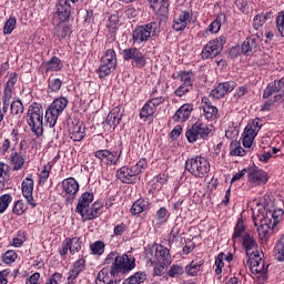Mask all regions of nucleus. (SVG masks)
<instances>
[{"label": "nucleus", "instance_id": "1", "mask_svg": "<svg viewBox=\"0 0 284 284\" xmlns=\"http://www.w3.org/2000/svg\"><path fill=\"white\" fill-rule=\"evenodd\" d=\"M283 210L277 209L275 211H268L263 217L256 219L254 222L257 227V234L260 239L264 242L270 241L273 234H276V225L283 221Z\"/></svg>", "mask_w": 284, "mask_h": 284}, {"label": "nucleus", "instance_id": "2", "mask_svg": "<svg viewBox=\"0 0 284 284\" xmlns=\"http://www.w3.org/2000/svg\"><path fill=\"white\" fill-rule=\"evenodd\" d=\"M105 263L106 265L112 263L111 268L113 274H118L122 280L125 274H130V272L136 267V260L132 255H118L115 252L108 254Z\"/></svg>", "mask_w": 284, "mask_h": 284}, {"label": "nucleus", "instance_id": "3", "mask_svg": "<svg viewBox=\"0 0 284 284\" xmlns=\"http://www.w3.org/2000/svg\"><path fill=\"white\" fill-rule=\"evenodd\" d=\"M27 123L36 136L43 135V105H41V103L32 102L29 105Z\"/></svg>", "mask_w": 284, "mask_h": 284}, {"label": "nucleus", "instance_id": "4", "mask_svg": "<svg viewBox=\"0 0 284 284\" xmlns=\"http://www.w3.org/2000/svg\"><path fill=\"white\" fill-rule=\"evenodd\" d=\"M185 170L189 174H192L194 179H207V174H210L211 170L210 161L201 155L189 158L185 161Z\"/></svg>", "mask_w": 284, "mask_h": 284}, {"label": "nucleus", "instance_id": "5", "mask_svg": "<svg viewBox=\"0 0 284 284\" xmlns=\"http://www.w3.org/2000/svg\"><path fill=\"white\" fill-rule=\"evenodd\" d=\"M68 103H70V101H68V98L65 97L54 99L45 110V125L49 128H54L57 125V121H59V116H61L63 111L68 108Z\"/></svg>", "mask_w": 284, "mask_h": 284}, {"label": "nucleus", "instance_id": "6", "mask_svg": "<svg viewBox=\"0 0 284 284\" xmlns=\"http://www.w3.org/2000/svg\"><path fill=\"white\" fill-rule=\"evenodd\" d=\"M145 257L151 265H169L170 250L161 244H155L151 248L146 250Z\"/></svg>", "mask_w": 284, "mask_h": 284}, {"label": "nucleus", "instance_id": "7", "mask_svg": "<svg viewBox=\"0 0 284 284\" xmlns=\"http://www.w3.org/2000/svg\"><path fill=\"white\" fill-rule=\"evenodd\" d=\"M158 32L159 24L156 22L138 27L132 34L133 45H141V43L150 41V39L156 37Z\"/></svg>", "mask_w": 284, "mask_h": 284}, {"label": "nucleus", "instance_id": "8", "mask_svg": "<svg viewBox=\"0 0 284 284\" xmlns=\"http://www.w3.org/2000/svg\"><path fill=\"white\" fill-rule=\"evenodd\" d=\"M116 68V52L113 49L105 51L104 55L101 58L100 67L98 69V74L100 79H105L110 77L114 69Z\"/></svg>", "mask_w": 284, "mask_h": 284}, {"label": "nucleus", "instance_id": "9", "mask_svg": "<svg viewBox=\"0 0 284 284\" xmlns=\"http://www.w3.org/2000/svg\"><path fill=\"white\" fill-rule=\"evenodd\" d=\"M250 268L257 282L263 284L267 280V265H265V261L261 258V255L257 253L256 255H252L248 257Z\"/></svg>", "mask_w": 284, "mask_h": 284}, {"label": "nucleus", "instance_id": "10", "mask_svg": "<svg viewBox=\"0 0 284 284\" xmlns=\"http://www.w3.org/2000/svg\"><path fill=\"white\" fill-rule=\"evenodd\" d=\"M210 128L203 121L197 120L186 132L185 136L189 143H196L199 139H205L210 136Z\"/></svg>", "mask_w": 284, "mask_h": 284}, {"label": "nucleus", "instance_id": "11", "mask_svg": "<svg viewBox=\"0 0 284 284\" xmlns=\"http://www.w3.org/2000/svg\"><path fill=\"white\" fill-rule=\"evenodd\" d=\"M261 128H263V124L261 123V119L258 118L247 123L242 134V138H243L242 143L244 148H252V144L254 143V139H256L258 132H261Z\"/></svg>", "mask_w": 284, "mask_h": 284}, {"label": "nucleus", "instance_id": "12", "mask_svg": "<svg viewBox=\"0 0 284 284\" xmlns=\"http://www.w3.org/2000/svg\"><path fill=\"white\" fill-rule=\"evenodd\" d=\"M226 41L224 36H220L209 41L202 50V59H214V57H219L223 51V45H225Z\"/></svg>", "mask_w": 284, "mask_h": 284}, {"label": "nucleus", "instance_id": "13", "mask_svg": "<svg viewBox=\"0 0 284 284\" xmlns=\"http://www.w3.org/2000/svg\"><path fill=\"white\" fill-rule=\"evenodd\" d=\"M267 181H270V175L263 169L257 166L248 169L247 183L251 187H263L267 185Z\"/></svg>", "mask_w": 284, "mask_h": 284}, {"label": "nucleus", "instance_id": "14", "mask_svg": "<svg viewBox=\"0 0 284 284\" xmlns=\"http://www.w3.org/2000/svg\"><path fill=\"white\" fill-rule=\"evenodd\" d=\"M92 201H94V194L90 192H85L79 197L75 212L77 214H80L82 221H88V215L92 207Z\"/></svg>", "mask_w": 284, "mask_h": 284}, {"label": "nucleus", "instance_id": "15", "mask_svg": "<svg viewBox=\"0 0 284 284\" xmlns=\"http://www.w3.org/2000/svg\"><path fill=\"white\" fill-rule=\"evenodd\" d=\"M163 101V97L148 100L140 110V119L142 121H148V119H152L154 114H156V108H159V105H161Z\"/></svg>", "mask_w": 284, "mask_h": 284}, {"label": "nucleus", "instance_id": "16", "mask_svg": "<svg viewBox=\"0 0 284 284\" xmlns=\"http://www.w3.org/2000/svg\"><path fill=\"white\" fill-rule=\"evenodd\" d=\"M17 145H19V129H13L8 138H0V155L6 156Z\"/></svg>", "mask_w": 284, "mask_h": 284}, {"label": "nucleus", "instance_id": "17", "mask_svg": "<svg viewBox=\"0 0 284 284\" xmlns=\"http://www.w3.org/2000/svg\"><path fill=\"white\" fill-rule=\"evenodd\" d=\"M81 245H83L81 237H67L62 242L59 253L62 256H68V252H70V254L74 256V254L81 252Z\"/></svg>", "mask_w": 284, "mask_h": 284}, {"label": "nucleus", "instance_id": "18", "mask_svg": "<svg viewBox=\"0 0 284 284\" xmlns=\"http://www.w3.org/2000/svg\"><path fill=\"white\" fill-rule=\"evenodd\" d=\"M121 281L123 280L114 274L111 266H105L98 273L95 284H121Z\"/></svg>", "mask_w": 284, "mask_h": 284}, {"label": "nucleus", "instance_id": "19", "mask_svg": "<svg viewBox=\"0 0 284 284\" xmlns=\"http://www.w3.org/2000/svg\"><path fill=\"white\" fill-rule=\"evenodd\" d=\"M94 156L100 161L101 165H116L119 163V159H121V154H119V152L106 149L95 151Z\"/></svg>", "mask_w": 284, "mask_h": 284}, {"label": "nucleus", "instance_id": "20", "mask_svg": "<svg viewBox=\"0 0 284 284\" xmlns=\"http://www.w3.org/2000/svg\"><path fill=\"white\" fill-rule=\"evenodd\" d=\"M233 261H234V254H232V252L219 253V255L215 257V262H214L215 274L217 276H221V274H223V271L225 270V267H231Z\"/></svg>", "mask_w": 284, "mask_h": 284}, {"label": "nucleus", "instance_id": "21", "mask_svg": "<svg viewBox=\"0 0 284 284\" xmlns=\"http://www.w3.org/2000/svg\"><path fill=\"white\" fill-rule=\"evenodd\" d=\"M21 190L28 205H31V207H37V201H34V196H32V193L34 192V180L32 179V175L27 176L22 181Z\"/></svg>", "mask_w": 284, "mask_h": 284}, {"label": "nucleus", "instance_id": "22", "mask_svg": "<svg viewBox=\"0 0 284 284\" xmlns=\"http://www.w3.org/2000/svg\"><path fill=\"white\" fill-rule=\"evenodd\" d=\"M261 38L258 36H250L247 37L241 47L242 54L245 57H252L255 52H258L261 49Z\"/></svg>", "mask_w": 284, "mask_h": 284}, {"label": "nucleus", "instance_id": "23", "mask_svg": "<svg viewBox=\"0 0 284 284\" xmlns=\"http://www.w3.org/2000/svg\"><path fill=\"white\" fill-rule=\"evenodd\" d=\"M72 12V7L70 6V0H58L55 3L54 17L59 19V21H68L70 19V14Z\"/></svg>", "mask_w": 284, "mask_h": 284}, {"label": "nucleus", "instance_id": "24", "mask_svg": "<svg viewBox=\"0 0 284 284\" xmlns=\"http://www.w3.org/2000/svg\"><path fill=\"white\" fill-rule=\"evenodd\" d=\"M122 54L124 61H134V63H136V65H140V68H143V65H145V55H143V52H141V50L136 48L124 49Z\"/></svg>", "mask_w": 284, "mask_h": 284}, {"label": "nucleus", "instance_id": "25", "mask_svg": "<svg viewBox=\"0 0 284 284\" xmlns=\"http://www.w3.org/2000/svg\"><path fill=\"white\" fill-rule=\"evenodd\" d=\"M235 88H236V82L234 81L219 83V85L210 92V97H212V99H223L225 94H230V92H234Z\"/></svg>", "mask_w": 284, "mask_h": 284}, {"label": "nucleus", "instance_id": "26", "mask_svg": "<svg viewBox=\"0 0 284 284\" xmlns=\"http://www.w3.org/2000/svg\"><path fill=\"white\" fill-rule=\"evenodd\" d=\"M62 192L68 199H74L79 194L80 185L77 179L67 178L61 183Z\"/></svg>", "mask_w": 284, "mask_h": 284}, {"label": "nucleus", "instance_id": "27", "mask_svg": "<svg viewBox=\"0 0 284 284\" xmlns=\"http://www.w3.org/2000/svg\"><path fill=\"white\" fill-rule=\"evenodd\" d=\"M17 81H19V74H17V72L9 73L3 89L2 101L10 103V99H12V94H14V85H17Z\"/></svg>", "mask_w": 284, "mask_h": 284}, {"label": "nucleus", "instance_id": "28", "mask_svg": "<svg viewBox=\"0 0 284 284\" xmlns=\"http://www.w3.org/2000/svg\"><path fill=\"white\" fill-rule=\"evenodd\" d=\"M192 21V13L190 11H182L180 14L175 16L173 20L172 28L175 32H181L187 28V24Z\"/></svg>", "mask_w": 284, "mask_h": 284}, {"label": "nucleus", "instance_id": "29", "mask_svg": "<svg viewBox=\"0 0 284 284\" xmlns=\"http://www.w3.org/2000/svg\"><path fill=\"white\" fill-rule=\"evenodd\" d=\"M192 112H194V104L185 103L179 108L172 116V120L175 121V123H185V121L192 116Z\"/></svg>", "mask_w": 284, "mask_h": 284}, {"label": "nucleus", "instance_id": "30", "mask_svg": "<svg viewBox=\"0 0 284 284\" xmlns=\"http://www.w3.org/2000/svg\"><path fill=\"white\" fill-rule=\"evenodd\" d=\"M201 108L203 110V116L207 121H214L219 116V109L212 105L207 97L202 98Z\"/></svg>", "mask_w": 284, "mask_h": 284}, {"label": "nucleus", "instance_id": "31", "mask_svg": "<svg viewBox=\"0 0 284 284\" xmlns=\"http://www.w3.org/2000/svg\"><path fill=\"white\" fill-rule=\"evenodd\" d=\"M241 241L248 258L258 254V243H256L254 237L250 234H243Z\"/></svg>", "mask_w": 284, "mask_h": 284}, {"label": "nucleus", "instance_id": "32", "mask_svg": "<svg viewBox=\"0 0 284 284\" xmlns=\"http://www.w3.org/2000/svg\"><path fill=\"white\" fill-rule=\"evenodd\" d=\"M149 3L158 17H165L170 10V0H149Z\"/></svg>", "mask_w": 284, "mask_h": 284}, {"label": "nucleus", "instance_id": "33", "mask_svg": "<svg viewBox=\"0 0 284 284\" xmlns=\"http://www.w3.org/2000/svg\"><path fill=\"white\" fill-rule=\"evenodd\" d=\"M69 135L72 141H83L85 139V124L83 122L71 123L69 125Z\"/></svg>", "mask_w": 284, "mask_h": 284}, {"label": "nucleus", "instance_id": "34", "mask_svg": "<svg viewBox=\"0 0 284 284\" xmlns=\"http://www.w3.org/2000/svg\"><path fill=\"white\" fill-rule=\"evenodd\" d=\"M116 178L122 183H134L136 181V173L132 166H122L120 170L116 171Z\"/></svg>", "mask_w": 284, "mask_h": 284}, {"label": "nucleus", "instance_id": "35", "mask_svg": "<svg viewBox=\"0 0 284 284\" xmlns=\"http://www.w3.org/2000/svg\"><path fill=\"white\" fill-rule=\"evenodd\" d=\"M9 164L14 172L23 170V165H26V155H22L17 151H12L9 155Z\"/></svg>", "mask_w": 284, "mask_h": 284}, {"label": "nucleus", "instance_id": "36", "mask_svg": "<svg viewBox=\"0 0 284 284\" xmlns=\"http://www.w3.org/2000/svg\"><path fill=\"white\" fill-rule=\"evenodd\" d=\"M85 271V258H79L73 263V267L69 271L67 281H77L79 274Z\"/></svg>", "mask_w": 284, "mask_h": 284}, {"label": "nucleus", "instance_id": "37", "mask_svg": "<svg viewBox=\"0 0 284 284\" xmlns=\"http://www.w3.org/2000/svg\"><path fill=\"white\" fill-rule=\"evenodd\" d=\"M283 88H284V78L268 83V85L263 92V99H270V97H272L274 93L281 92Z\"/></svg>", "mask_w": 284, "mask_h": 284}, {"label": "nucleus", "instance_id": "38", "mask_svg": "<svg viewBox=\"0 0 284 284\" xmlns=\"http://www.w3.org/2000/svg\"><path fill=\"white\" fill-rule=\"evenodd\" d=\"M123 114H121V108L115 106L113 108L110 113L106 116V123L108 125H113V128H116L121 123Z\"/></svg>", "mask_w": 284, "mask_h": 284}, {"label": "nucleus", "instance_id": "39", "mask_svg": "<svg viewBox=\"0 0 284 284\" xmlns=\"http://www.w3.org/2000/svg\"><path fill=\"white\" fill-rule=\"evenodd\" d=\"M172 79H180L182 84L190 85L191 88L194 85V73H192V71H182L178 74L174 73Z\"/></svg>", "mask_w": 284, "mask_h": 284}, {"label": "nucleus", "instance_id": "40", "mask_svg": "<svg viewBox=\"0 0 284 284\" xmlns=\"http://www.w3.org/2000/svg\"><path fill=\"white\" fill-rule=\"evenodd\" d=\"M61 70H63V62L57 55L45 63V72H61Z\"/></svg>", "mask_w": 284, "mask_h": 284}, {"label": "nucleus", "instance_id": "41", "mask_svg": "<svg viewBox=\"0 0 284 284\" xmlns=\"http://www.w3.org/2000/svg\"><path fill=\"white\" fill-rule=\"evenodd\" d=\"M10 179V165L0 162V190L6 187V183H8Z\"/></svg>", "mask_w": 284, "mask_h": 284}, {"label": "nucleus", "instance_id": "42", "mask_svg": "<svg viewBox=\"0 0 284 284\" xmlns=\"http://www.w3.org/2000/svg\"><path fill=\"white\" fill-rule=\"evenodd\" d=\"M202 265H203V261L193 260L189 265H186L185 273L187 274V276H196V274L201 272Z\"/></svg>", "mask_w": 284, "mask_h": 284}, {"label": "nucleus", "instance_id": "43", "mask_svg": "<svg viewBox=\"0 0 284 284\" xmlns=\"http://www.w3.org/2000/svg\"><path fill=\"white\" fill-rule=\"evenodd\" d=\"M247 152L245 151V149H243V146H241V142L239 141L231 142V145H230L231 156H245Z\"/></svg>", "mask_w": 284, "mask_h": 284}, {"label": "nucleus", "instance_id": "44", "mask_svg": "<svg viewBox=\"0 0 284 284\" xmlns=\"http://www.w3.org/2000/svg\"><path fill=\"white\" fill-rule=\"evenodd\" d=\"M63 82L59 78L49 79L48 81V93L49 94H57L59 90H61Z\"/></svg>", "mask_w": 284, "mask_h": 284}, {"label": "nucleus", "instance_id": "45", "mask_svg": "<svg viewBox=\"0 0 284 284\" xmlns=\"http://www.w3.org/2000/svg\"><path fill=\"white\" fill-rule=\"evenodd\" d=\"M142 212H148V201L139 199L135 201L131 207V213L134 215L141 214Z\"/></svg>", "mask_w": 284, "mask_h": 284}, {"label": "nucleus", "instance_id": "46", "mask_svg": "<svg viewBox=\"0 0 284 284\" xmlns=\"http://www.w3.org/2000/svg\"><path fill=\"white\" fill-rule=\"evenodd\" d=\"M26 243V231H18L17 235L9 242L10 247H23Z\"/></svg>", "mask_w": 284, "mask_h": 284}, {"label": "nucleus", "instance_id": "47", "mask_svg": "<svg viewBox=\"0 0 284 284\" xmlns=\"http://www.w3.org/2000/svg\"><path fill=\"white\" fill-rule=\"evenodd\" d=\"M90 251L93 256H102L105 252V243L95 241L90 245Z\"/></svg>", "mask_w": 284, "mask_h": 284}, {"label": "nucleus", "instance_id": "48", "mask_svg": "<svg viewBox=\"0 0 284 284\" xmlns=\"http://www.w3.org/2000/svg\"><path fill=\"white\" fill-rule=\"evenodd\" d=\"M274 253H275L276 261L282 263V261H284V234L280 237L274 248Z\"/></svg>", "mask_w": 284, "mask_h": 284}, {"label": "nucleus", "instance_id": "49", "mask_svg": "<svg viewBox=\"0 0 284 284\" xmlns=\"http://www.w3.org/2000/svg\"><path fill=\"white\" fill-rule=\"evenodd\" d=\"M103 209V204L101 202H94L91 204V209L89 211V215L87 216V221H92L99 216V213Z\"/></svg>", "mask_w": 284, "mask_h": 284}, {"label": "nucleus", "instance_id": "50", "mask_svg": "<svg viewBox=\"0 0 284 284\" xmlns=\"http://www.w3.org/2000/svg\"><path fill=\"white\" fill-rule=\"evenodd\" d=\"M19 258V254H17V251L14 250H8L3 255H2V263H6V265H12L14 261Z\"/></svg>", "mask_w": 284, "mask_h": 284}, {"label": "nucleus", "instance_id": "51", "mask_svg": "<svg viewBox=\"0 0 284 284\" xmlns=\"http://www.w3.org/2000/svg\"><path fill=\"white\" fill-rule=\"evenodd\" d=\"M243 232H245V225L243 224V221H237V224L234 229L233 233V242L236 243V241H241L243 239Z\"/></svg>", "mask_w": 284, "mask_h": 284}, {"label": "nucleus", "instance_id": "52", "mask_svg": "<svg viewBox=\"0 0 284 284\" xmlns=\"http://www.w3.org/2000/svg\"><path fill=\"white\" fill-rule=\"evenodd\" d=\"M27 211L28 205L26 204V202H23V200H18L12 209L13 214H17V216H22V214H26Z\"/></svg>", "mask_w": 284, "mask_h": 284}, {"label": "nucleus", "instance_id": "53", "mask_svg": "<svg viewBox=\"0 0 284 284\" xmlns=\"http://www.w3.org/2000/svg\"><path fill=\"white\" fill-rule=\"evenodd\" d=\"M270 19V13L266 14H256L253 19V28L258 30V28H263L265 22Z\"/></svg>", "mask_w": 284, "mask_h": 284}, {"label": "nucleus", "instance_id": "54", "mask_svg": "<svg viewBox=\"0 0 284 284\" xmlns=\"http://www.w3.org/2000/svg\"><path fill=\"white\" fill-rule=\"evenodd\" d=\"M17 28V18L14 17H10L6 23H4V27H3V34L4 36H8L10 34L11 32H14V29Z\"/></svg>", "mask_w": 284, "mask_h": 284}, {"label": "nucleus", "instance_id": "55", "mask_svg": "<svg viewBox=\"0 0 284 284\" xmlns=\"http://www.w3.org/2000/svg\"><path fill=\"white\" fill-rule=\"evenodd\" d=\"M10 203H12V195L3 194L0 196V214H3L10 207Z\"/></svg>", "mask_w": 284, "mask_h": 284}, {"label": "nucleus", "instance_id": "56", "mask_svg": "<svg viewBox=\"0 0 284 284\" xmlns=\"http://www.w3.org/2000/svg\"><path fill=\"white\" fill-rule=\"evenodd\" d=\"M221 16H217L215 20L211 22V26L206 28V32H210L211 34H219L221 31Z\"/></svg>", "mask_w": 284, "mask_h": 284}, {"label": "nucleus", "instance_id": "57", "mask_svg": "<svg viewBox=\"0 0 284 284\" xmlns=\"http://www.w3.org/2000/svg\"><path fill=\"white\" fill-rule=\"evenodd\" d=\"M131 168H132L135 176H139V174H143L144 170H148V160L140 159L139 162Z\"/></svg>", "mask_w": 284, "mask_h": 284}, {"label": "nucleus", "instance_id": "58", "mask_svg": "<svg viewBox=\"0 0 284 284\" xmlns=\"http://www.w3.org/2000/svg\"><path fill=\"white\" fill-rule=\"evenodd\" d=\"M183 272V266L173 264L168 272V275L171 276V278H179V276H182Z\"/></svg>", "mask_w": 284, "mask_h": 284}, {"label": "nucleus", "instance_id": "59", "mask_svg": "<svg viewBox=\"0 0 284 284\" xmlns=\"http://www.w3.org/2000/svg\"><path fill=\"white\" fill-rule=\"evenodd\" d=\"M11 114H16L17 116L23 114V102L21 100H16L11 103Z\"/></svg>", "mask_w": 284, "mask_h": 284}, {"label": "nucleus", "instance_id": "60", "mask_svg": "<svg viewBox=\"0 0 284 284\" xmlns=\"http://www.w3.org/2000/svg\"><path fill=\"white\" fill-rule=\"evenodd\" d=\"M276 28L281 37H284V11H281L276 18Z\"/></svg>", "mask_w": 284, "mask_h": 284}, {"label": "nucleus", "instance_id": "61", "mask_svg": "<svg viewBox=\"0 0 284 284\" xmlns=\"http://www.w3.org/2000/svg\"><path fill=\"white\" fill-rule=\"evenodd\" d=\"M192 90V87L190 84H181L176 90H175V97H185L187 92Z\"/></svg>", "mask_w": 284, "mask_h": 284}, {"label": "nucleus", "instance_id": "62", "mask_svg": "<svg viewBox=\"0 0 284 284\" xmlns=\"http://www.w3.org/2000/svg\"><path fill=\"white\" fill-rule=\"evenodd\" d=\"M156 216L159 219V221H161V223H165V221H168V209L165 207H161L158 212H156Z\"/></svg>", "mask_w": 284, "mask_h": 284}, {"label": "nucleus", "instance_id": "63", "mask_svg": "<svg viewBox=\"0 0 284 284\" xmlns=\"http://www.w3.org/2000/svg\"><path fill=\"white\" fill-rule=\"evenodd\" d=\"M39 281H41V273L36 272L26 281V284H41Z\"/></svg>", "mask_w": 284, "mask_h": 284}, {"label": "nucleus", "instance_id": "64", "mask_svg": "<svg viewBox=\"0 0 284 284\" xmlns=\"http://www.w3.org/2000/svg\"><path fill=\"white\" fill-rule=\"evenodd\" d=\"M49 280L52 282V284H61L64 281L62 273H53Z\"/></svg>", "mask_w": 284, "mask_h": 284}]
</instances>
